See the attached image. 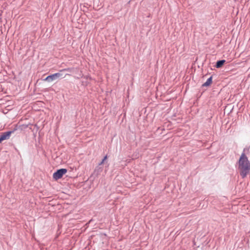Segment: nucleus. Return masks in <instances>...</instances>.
<instances>
[{"mask_svg":"<svg viewBox=\"0 0 250 250\" xmlns=\"http://www.w3.org/2000/svg\"><path fill=\"white\" fill-rule=\"evenodd\" d=\"M239 168L241 170V175L243 178L246 176L250 170V163L244 153L241 155L239 160Z\"/></svg>","mask_w":250,"mask_h":250,"instance_id":"nucleus-1","label":"nucleus"},{"mask_svg":"<svg viewBox=\"0 0 250 250\" xmlns=\"http://www.w3.org/2000/svg\"><path fill=\"white\" fill-rule=\"evenodd\" d=\"M65 70H66L65 69H62L60 70V72L59 73H56L52 75H49L46 77L44 80L48 82H51L59 78H64V76H63V74L61 72Z\"/></svg>","mask_w":250,"mask_h":250,"instance_id":"nucleus-2","label":"nucleus"},{"mask_svg":"<svg viewBox=\"0 0 250 250\" xmlns=\"http://www.w3.org/2000/svg\"><path fill=\"white\" fill-rule=\"evenodd\" d=\"M66 172L67 170L65 168L58 169L53 173V178L55 180L59 179L61 178L62 176L66 173Z\"/></svg>","mask_w":250,"mask_h":250,"instance_id":"nucleus-3","label":"nucleus"},{"mask_svg":"<svg viewBox=\"0 0 250 250\" xmlns=\"http://www.w3.org/2000/svg\"><path fill=\"white\" fill-rule=\"evenodd\" d=\"M13 132V130L3 132L0 135V143H1L2 141L8 139L10 138V135Z\"/></svg>","mask_w":250,"mask_h":250,"instance_id":"nucleus-4","label":"nucleus"},{"mask_svg":"<svg viewBox=\"0 0 250 250\" xmlns=\"http://www.w3.org/2000/svg\"><path fill=\"white\" fill-rule=\"evenodd\" d=\"M226 62L225 60H221L218 61L215 64V66L216 68H220Z\"/></svg>","mask_w":250,"mask_h":250,"instance_id":"nucleus-5","label":"nucleus"},{"mask_svg":"<svg viewBox=\"0 0 250 250\" xmlns=\"http://www.w3.org/2000/svg\"><path fill=\"white\" fill-rule=\"evenodd\" d=\"M212 77L210 76L209 78H208L207 81L202 84V86H209L212 83Z\"/></svg>","mask_w":250,"mask_h":250,"instance_id":"nucleus-6","label":"nucleus"},{"mask_svg":"<svg viewBox=\"0 0 250 250\" xmlns=\"http://www.w3.org/2000/svg\"><path fill=\"white\" fill-rule=\"evenodd\" d=\"M107 158V156H106H106H105L104 157V158H103V159L102 160V161L99 163V165H102V164L104 162V161L106 160Z\"/></svg>","mask_w":250,"mask_h":250,"instance_id":"nucleus-7","label":"nucleus"},{"mask_svg":"<svg viewBox=\"0 0 250 250\" xmlns=\"http://www.w3.org/2000/svg\"><path fill=\"white\" fill-rule=\"evenodd\" d=\"M97 170H98V172H99V171H102V169L101 168L99 167V168H98V169H95V172H96Z\"/></svg>","mask_w":250,"mask_h":250,"instance_id":"nucleus-8","label":"nucleus"}]
</instances>
